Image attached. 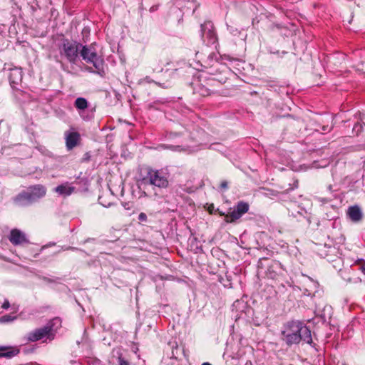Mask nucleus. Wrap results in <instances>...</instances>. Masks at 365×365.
<instances>
[{"label": "nucleus", "mask_w": 365, "mask_h": 365, "mask_svg": "<svg viewBox=\"0 0 365 365\" xmlns=\"http://www.w3.org/2000/svg\"><path fill=\"white\" fill-rule=\"evenodd\" d=\"M312 283L315 287H317V282L312 281Z\"/></svg>", "instance_id": "37"}, {"label": "nucleus", "mask_w": 365, "mask_h": 365, "mask_svg": "<svg viewBox=\"0 0 365 365\" xmlns=\"http://www.w3.org/2000/svg\"><path fill=\"white\" fill-rule=\"evenodd\" d=\"M274 265H277V263H275L274 264H273V265H272L271 267H269V270L271 268L274 267Z\"/></svg>", "instance_id": "36"}, {"label": "nucleus", "mask_w": 365, "mask_h": 365, "mask_svg": "<svg viewBox=\"0 0 365 365\" xmlns=\"http://www.w3.org/2000/svg\"><path fill=\"white\" fill-rule=\"evenodd\" d=\"M79 56L87 63H91L93 66V68L87 66L86 68V71L90 73H96L101 77H103L106 75L104 60L102 57L98 55L92 44L87 46L81 43V46L79 50Z\"/></svg>", "instance_id": "2"}, {"label": "nucleus", "mask_w": 365, "mask_h": 365, "mask_svg": "<svg viewBox=\"0 0 365 365\" xmlns=\"http://www.w3.org/2000/svg\"><path fill=\"white\" fill-rule=\"evenodd\" d=\"M9 240L14 245H21L29 243L26 235L18 229H13L11 230Z\"/></svg>", "instance_id": "10"}, {"label": "nucleus", "mask_w": 365, "mask_h": 365, "mask_svg": "<svg viewBox=\"0 0 365 365\" xmlns=\"http://www.w3.org/2000/svg\"><path fill=\"white\" fill-rule=\"evenodd\" d=\"M202 365H211V364L208 362H205Z\"/></svg>", "instance_id": "34"}, {"label": "nucleus", "mask_w": 365, "mask_h": 365, "mask_svg": "<svg viewBox=\"0 0 365 365\" xmlns=\"http://www.w3.org/2000/svg\"><path fill=\"white\" fill-rule=\"evenodd\" d=\"M201 36L204 42L207 45L214 44L217 42V37L214 29L212 22L208 21L201 24Z\"/></svg>", "instance_id": "7"}, {"label": "nucleus", "mask_w": 365, "mask_h": 365, "mask_svg": "<svg viewBox=\"0 0 365 365\" xmlns=\"http://www.w3.org/2000/svg\"><path fill=\"white\" fill-rule=\"evenodd\" d=\"M204 64H201L202 66L205 68L212 67L214 66V63H217V54L214 52L210 53L207 56L206 59H202Z\"/></svg>", "instance_id": "19"}, {"label": "nucleus", "mask_w": 365, "mask_h": 365, "mask_svg": "<svg viewBox=\"0 0 365 365\" xmlns=\"http://www.w3.org/2000/svg\"><path fill=\"white\" fill-rule=\"evenodd\" d=\"M356 264H360L359 269L364 273L365 275V264L364 260L363 259H359L356 261Z\"/></svg>", "instance_id": "25"}, {"label": "nucleus", "mask_w": 365, "mask_h": 365, "mask_svg": "<svg viewBox=\"0 0 365 365\" xmlns=\"http://www.w3.org/2000/svg\"><path fill=\"white\" fill-rule=\"evenodd\" d=\"M155 104H156V103H155V102H154V103H153L149 104V108H153V109H158V108L155 107Z\"/></svg>", "instance_id": "31"}, {"label": "nucleus", "mask_w": 365, "mask_h": 365, "mask_svg": "<svg viewBox=\"0 0 365 365\" xmlns=\"http://www.w3.org/2000/svg\"><path fill=\"white\" fill-rule=\"evenodd\" d=\"M331 129H332V126H329V125H324L322 128V133L330 132L331 130Z\"/></svg>", "instance_id": "28"}, {"label": "nucleus", "mask_w": 365, "mask_h": 365, "mask_svg": "<svg viewBox=\"0 0 365 365\" xmlns=\"http://www.w3.org/2000/svg\"><path fill=\"white\" fill-rule=\"evenodd\" d=\"M249 210V205L245 202H239L234 210L225 215V220L227 223H232L240 219Z\"/></svg>", "instance_id": "8"}, {"label": "nucleus", "mask_w": 365, "mask_h": 365, "mask_svg": "<svg viewBox=\"0 0 365 365\" xmlns=\"http://www.w3.org/2000/svg\"><path fill=\"white\" fill-rule=\"evenodd\" d=\"M147 215L144 212H140L138 215V220L140 222H146L147 221Z\"/></svg>", "instance_id": "26"}, {"label": "nucleus", "mask_w": 365, "mask_h": 365, "mask_svg": "<svg viewBox=\"0 0 365 365\" xmlns=\"http://www.w3.org/2000/svg\"><path fill=\"white\" fill-rule=\"evenodd\" d=\"M347 215L352 222H358L363 217L360 207L357 205L351 206L347 210Z\"/></svg>", "instance_id": "16"}, {"label": "nucleus", "mask_w": 365, "mask_h": 365, "mask_svg": "<svg viewBox=\"0 0 365 365\" xmlns=\"http://www.w3.org/2000/svg\"><path fill=\"white\" fill-rule=\"evenodd\" d=\"M156 84L159 85L160 86L165 88L160 83H155Z\"/></svg>", "instance_id": "35"}, {"label": "nucleus", "mask_w": 365, "mask_h": 365, "mask_svg": "<svg viewBox=\"0 0 365 365\" xmlns=\"http://www.w3.org/2000/svg\"><path fill=\"white\" fill-rule=\"evenodd\" d=\"M16 317H11L10 315H4L1 317H0V322L1 323H6L14 321Z\"/></svg>", "instance_id": "21"}, {"label": "nucleus", "mask_w": 365, "mask_h": 365, "mask_svg": "<svg viewBox=\"0 0 365 365\" xmlns=\"http://www.w3.org/2000/svg\"><path fill=\"white\" fill-rule=\"evenodd\" d=\"M23 73L21 68H11L9 74V80L11 87L13 89H18L17 86L22 81Z\"/></svg>", "instance_id": "11"}, {"label": "nucleus", "mask_w": 365, "mask_h": 365, "mask_svg": "<svg viewBox=\"0 0 365 365\" xmlns=\"http://www.w3.org/2000/svg\"><path fill=\"white\" fill-rule=\"evenodd\" d=\"M364 125V123L358 121L354 124L352 132L358 135L363 130Z\"/></svg>", "instance_id": "20"}, {"label": "nucleus", "mask_w": 365, "mask_h": 365, "mask_svg": "<svg viewBox=\"0 0 365 365\" xmlns=\"http://www.w3.org/2000/svg\"><path fill=\"white\" fill-rule=\"evenodd\" d=\"M185 129L181 127V129H177L175 131H166L165 133V139L171 141L180 138L185 134Z\"/></svg>", "instance_id": "17"}, {"label": "nucleus", "mask_w": 365, "mask_h": 365, "mask_svg": "<svg viewBox=\"0 0 365 365\" xmlns=\"http://www.w3.org/2000/svg\"><path fill=\"white\" fill-rule=\"evenodd\" d=\"M1 307L4 309H8L9 307H10V303L9 302L8 299H5L4 303L2 304L1 305Z\"/></svg>", "instance_id": "27"}, {"label": "nucleus", "mask_w": 365, "mask_h": 365, "mask_svg": "<svg viewBox=\"0 0 365 365\" xmlns=\"http://www.w3.org/2000/svg\"><path fill=\"white\" fill-rule=\"evenodd\" d=\"M195 86L193 88L194 93H197L201 96H208L210 95L211 91L206 86L202 85L199 82L194 83Z\"/></svg>", "instance_id": "18"}, {"label": "nucleus", "mask_w": 365, "mask_h": 365, "mask_svg": "<svg viewBox=\"0 0 365 365\" xmlns=\"http://www.w3.org/2000/svg\"><path fill=\"white\" fill-rule=\"evenodd\" d=\"M270 278H274L276 277V274L274 273V274H272V273H269V276Z\"/></svg>", "instance_id": "33"}, {"label": "nucleus", "mask_w": 365, "mask_h": 365, "mask_svg": "<svg viewBox=\"0 0 365 365\" xmlns=\"http://www.w3.org/2000/svg\"><path fill=\"white\" fill-rule=\"evenodd\" d=\"M75 187L71 186L68 182L58 185L54 191L59 195L67 197L71 195L75 190Z\"/></svg>", "instance_id": "15"}, {"label": "nucleus", "mask_w": 365, "mask_h": 365, "mask_svg": "<svg viewBox=\"0 0 365 365\" xmlns=\"http://www.w3.org/2000/svg\"><path fill=\"white\" fill-rule=\"evenodd\" d=\"M281 339L287 346L297 345L302 341L315 347L313 342L312 331L303 322L299 320H289L285 322L281 329Z\"/></svg>", "instance_id": "1"}, {"label": "nucleus", "mask_w": 365, "mask_h": 365, "mask_svg": "<svg viewBox=\"0 0 365 365\" xmlns=\"http://www.w3.org/2000/svg\"><path fill=\"white\" fill-rule=\"evenodd\" d=\"M160 146L165 149H170V150H175V151L180 150V145H166V144L161 145Z\"/></svg>", "instance_id": "23"}, {"label": "nucleus", "mask_w": 365, "mask_h": 365, "mask_svg": "<svg viewBox=\"0 0 365 365\" xmlns=\"http://www.w3.org/2000/svg\"><path fill=\"white\" fill-rule=\"evenodd\" d=\"M317 252L321 257L326 259L328 262H334L339 258L338 250L334 246L321 245L317 247Z\"/></svg>", "instance_id": "9"}, {"label": "nucleus", "mask_w": 365, "mask_h": 365, "mask_svg": "<svg viewBox=\"0 0 365 365\" xmlns=\"http://www.w3.org/2000/svg\"><path fill=\"white\" fill-rule=\"evenodd\" d=\"M61 326V320L56 317L47 323L44 327L36 329L27 334V339L29 341L35 342L46 338L50 341L55 336V330Z\"/></svg>", "instance_id": "4"}, {"label": "nucleus", "mask_w": 365, "mask_h": 365, "mask_svg": "<svg viewBox=\"0 0 365 365\" xmlns=\"http://www.w3.org/2000/svg\"><path fill=\"white\" fill-rule=\"evenodd\" d=\"M228 187V184H227V182L226 181H222L220 184V188L221 189H223V190H226L227 189Z\"/></svg>", "instance_id": "29"}, {"label": "nucleus", "mask_w": 365, "mask_h": 365, "mask_svg": "<svg viewBox=\"0 0 365 365\" xmlns=\"http://www.w3.org/2000/svg\"><path fill=\"white\" fill-rule=\"evenodd\" d=\"M118 365H130L129 361L122 356L121 354L119 355L118 358Z\"/></svg>", "instance_id": "24"}, {"label": "nucleus", "mask_w": 365, "mask_h": 365, "mask_svg": "<svg viewBox=\"0 0 365 365\" xmlns=\"http://www.w3.org/2000/svg\"><path fill=\"white\" fill-rule=\"evenodd\" d=\"M143 180L160 188L167 187L168 185V178L162 170L149 169Z\"/></svg>", "instance_id": "6"}, {"label": "nucleus", "mask_w": 365, "mask_h": 365, "mask_svg": "<svg viewBox=\"0 0 365 365\" xmlns=\"http://www.w3.org/2000/svg\"><path fill=\"white\" fill-rule=\"evenodd\" d=\"M20 353L18 346H0V357L11 359Z\"/></svg>", "instance_id": "13"}, {"label": "nucleus", "mask_w": 365, "mask_h": 365, "mask_svg": "<svg viewBox=\"0 0 365 365\" xmlns=\"http://www.w3.org/2000/svg\"><path fill=\"white\" fill-rule=\"evenodd\" d=\"M88 101L86 98H83V97H78L76 99L75 102H74V106L75 107L78 109V110H80L81 111L79 112V114L81 115V117L84 120H91L93 116L92 115H84L82 112L84 111V110L86 108H88Z\"/></svg>", "instance_id": "14"}, {"label": "nucleus", "mask_w": 365, "mask_h": 365, "mask_svg": "<svg viewBox=\"0 0 365 365\" xmlns=\"http://www.w3.org/2000/svg\"><path fill=\"white\" fill-rule=\"evenodd\" d=\"M331 188H332V186H331V185L328 186V189H329V190H331Z\"/></svg>", "instance_id": "38"}, {"label": "nucleus", "mask_w": 365, "mask_h": 365, "mask_svg": "<svg viewBox=\"0 0 365 365\" xmlns=\"http://www.w3.org/2000/svg\"><path fill=\"white\" fill-rule=\"evenodd\" d=\"M66 146L68 150H71L78 145L81 136L76 131H66L65 133Z\"/></svg>", "instance_id": "12"}, {"label": "nucleus", "mask_w": 365, "mask_h": 365, "mask_svg": "<svg viewBox=\"0 0 365 365\" xmlns=\"http://www.w3.org/2000/svg\"><path fill=\"white\" fill-rule=\"evenodd\" d=\"M227 29L230 31V33L233 36H239L241 34L240 30H239L237 28H235L232 26L227 25Z\"/></svg>", "instance_id": "22"}, {"label": "nucleus", "mask_w": 365, "mask_h": 365, "mask_svg": "<svg viewBox=\"0 0 365 365\" xmlns=\"http://www.w3.org/2000/svg\"><path fill=\"white\" fill-rule=\"evenodd\" d=\"M63 250H77L78 248L74 247H66L65 248H63Z\"/></svg>", "instance_id": "30"}, {"label": "nucleus", "mask_w": 365, "mask_h": 365, "mask_svg": "<svg viewBox=\"0 0 365 365\" xmlns=\"http://www.w3.org/2000/svg\"><path fill=\"white\" fill-rule=\"evenodd\" d=\"M223 58L226 59V60H229V61H232L233 58L230 57L229 56H224Z\"/></svg>", "instance_id": "32"}, {"label": "nucleus", "mask_w": 365, "mask_h": 365, "mask_svg": "<svg viewBox=\"0 0 365 365\" xmlns=\"http://www.w3.org/2000/svg\"><path fill=\"white\" fill-rule=\"evenodd\" d=\"M81 43L76 41H71L63 38L59 46V53L61 57L65 58L70 63L76 64L78 60L79 50Z\"/></svg>", "instance_id": "5"}, {"label": "nucleus", "mask_w": 365, "mask_h": 365, "mask_svg": "<svg viewBox=\"0 0 365 365\" xmlns=\"http://www.w3.org/2000/svg\"><path fill=\"white\" fill-rule=\"evenodd\" d=\"M46 194V188L42 185H34L19 193L14 198L19 206H27L38 201Z\"/></svg>", "instance_id": "3"}]
</instances>
